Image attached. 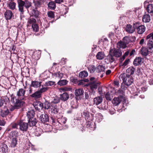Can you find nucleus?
Listing matches in <instances>:
<instances>
[{"mask_svg": "<svg viewBox=\"0 0 153 153\" xmlns=\"http://www.w3.org/2000/svg\"><path fill=\"white\" fill-rule=\"evenodd\" d=\"M50 122H52V124L55 126H60V125L64 124L66 122L67 119L65 117L62 116L61 118H58L57 119H55L52 117H51Z\"/></svg>", "mask_w": 153, "mask_h": 153, "instance_id": "obj_1", "label": "nucleus"}, {"mask_svg": "<svg viewBox=\"0 0 153 153\" xmlns=\"http://www.w3.org/2000/svg\"><path fill=\"white\" fill-rule=\"evenodd\" d=\"M120 79L123 80V82L125 85L128 86L133 82V78L131 76L127 75L126 73H122L119 76Z\"/></svg>", "mask_w": 153, "mask_h": 153, "instance_id": "obj_2", "label": "nucleus"}, {"mask_svg": "<svg viewBox=\"0 0 153 153\" xmlns=\"http://www.w3.org/2000/svg\"><path fill=\"white\" fill-rule=\"evenodd\" d=\"M78 86L82 85L84 86H90V92L91 93L93 94L94 95V94L96 91V81H94L93 82H90L88 83L85 85L84 82L83 80L80 81L79 82L78 84Z\"/></svg>", "mask_w": 153, "mask_h": 153, "instance_id": "obj_3", "label": "nucleus"}, {"mask_svg": "<svg viewBox=\"0 0 153 153\" xmlns=\"http://www.w3.org/2000/svg\"><path fill=\"white\" fill-rule=\"evenodd\" d=\"M133 26L137 30L139 34L143 33L145 31V26L140 24L139 22H136L133 24Z\"/></svg>", "mask_w": 153, "mask_h": 153, "instance_id": "obj_4", "label": "nucleus"}, {"mask_svg": "<svg viewBox=\"0 0 153 153\" xmlns=\"http://www.w3.org/2000/svg\"><path fill=\"white\" fill-rule=\"evenodd\" d=\"M27 12L30 17H33L36 19L39 18L40 12L37 8H35L34 7H31L29 10H28Z\"/></svg>", "mask_w": 153, "mask_h": 153, "instance_id": "obj_5", "label": "nucleus"}, {"mask_svg": "<svg viewBox=\"0 0 153 153\" xmlns=\"http://www.w3.org/2000/svg\"><path fill=\"white\" fill-rule=\"evenodd\" d=\"M146 40H149L147 43L149 49V50L152 49L153 48V32L146 36Z\"/></svg>", "mask_w": 153, "mask_h": 153, "instance_id": "obj_6", "label": "nucleus"}, {"mask_svg": "<svg viewBox=\"0 0 153 153\" xmlns=\"http://www.w3.org/2000/svg\"><path fill=\"white\" fill-rule=\"evenodd\" d=\"M109 54H111L113 56L118 58L121 56L122 52L120 50L114 48L110 49Z\"/></svg>", "mask_w": 153, "mask_h": 153, "instance_id": "obj_7", "label": "nucleus"}, {"mask_svg": "<svg viewBox=\"0 0 153 153\" xmlns=\"http://www.w3.org/2000/svg\"><path fill=\"white\" fill-rule=\"evenodd\" d=\"M82 116L86 121L93 120L94 119V115L92 114H90L89 111L87 110V108L83 110L82 112Z\"/></svg>", "mask_w": 153, "mask_h": 153, "instance_id": "obj_8", "label": "nucleus"}, {"mask_svg": "<svg viewBox=\"0 0 153 153\" xmlns=\"http://www.w3.org/2000/svg\"><path fill=\"white\" fill-rule=\"evenodd\" d=\"M24 99V97L22 98H18L16 99L15 102L14 103L15 107H16L18 109H19L21 108L25 104V102L22 101Z\"/></svg>", "mask_w": 153, "mask_h": 153, "instance_id": "obj_9", "label": "nucleus"}, {"mask_svg": "<svg viewBox=\"0 0 153 153\" xmlns=\"http://www.w3.org/2000/svg\"><path fill=\"white\" fill-rule=\"evenodd\" d=\"M19 129L23 132H26L28 128L29 125L28 123L24 122L22 121H20L19 122Z\"/></svg>", "mask_w": 153, "mask_h": 153, "instance_id": "obj_10", "label": "nucleus"}, {"mask_svg": "<svg viewBox=\"0 0 153 153\" xmlns=\"http://www.w3.org/2000/svg\"><path fill=\"white\" fill-rule=\"evenodd\" d=\"M33 105L36 110L38 111H40L44 108V104L39 101L34 102Z\"/></svg>", "mask_w": 153, "mask_h": 153, "instance_id": "obj_11", "label": "nucleus"}, {"mask_svg": "<svg viewBox=\"0 0 153 153\" xmlns=\"http://www.w3.org/2000/svg\"><path fill=\"white\" fill-rule=\"evenodd\" d=\"M50 120H49V118L48 115L46 114H42L39 117V120L40 122L43 123H45L47 122H50Z\"/></svg>", "mask_w": 153, "mask_h": 153, "instance_id": "obj_12", "label": "nucleus"}, {"mask_svg": "<svg viewBox=\"0 0 153 153\" xmlns=\"http://www.w3.org/2000/svg\"><path fill=\"white\" fill-rule=\"evenodd\" d=\"M19 10L20 12V14H23L24 13V1L22 0H17Z\"/></svg>", "mask_w": 153, "mask_h": 153, "instance_id": "obj_13", "label": "nucleus"}, {"mask_svg": "<svg viewBox=\"0 0 153 153\" xmlns=\"http://www.w3.org/2000/svg\"><path fill=\"white\" fill-rule=\"evenodd\" d=\"M30 96L35 100H38L42 97V95L38 90L30 94Z\"/></svg>", "mask_w": 153, "mask_h": 153, "instance_id": "obj_14", "label": "nucleus"}, {"mask_svg": "<svg viewBox=\"0 0 153 153\" xmlns=\"http://www.w3.org/2000/svg\"><path fill=\"white\" fill-rule=\"evenodd\" d=\"M4 108H6V110H3L2 109H1L0 110V115L3 117H6L10 113L9 110L7 108L6 105L4 106Z\"/></svg>", "mask_w": 153, "mask_h": 153, "instance_id": "obj_15", "label": "nucleus"}, {"mask_svg": "<svg viewBox=\"0 0 153 153\" xmlns=\"http://www.w3.org/2000/svg\"><path fill=\"white\" fill-rule=\"evenodd\" d=\"M4 17L7 20L10 19L14 16L12 12L9 10H7L4 14Z\"/></svg>", "mask_w": 153, "mask_h": 153, "instance_id": "obj_16", "label": "nucleus"}, {"mask_svg": "<svg viewBox=\"0 0 153 153\" xmlns=\"http://www.w3.org/2000/svg\"><path fill=\"white\" fill-rule=\"evenodd\" d=\"M38 120L36 118H34L30 119L28 120V123L30 127L36 126Z\"/></svg>", "mask_w": 153, "mask_h": 153, "instance_id": "obj_17", "label": "nucleus"}, {"mask_svg": "<svg viewBox=\"0 0 153 153\" xmlns=\"http://www.w3.org/2000/svg\"><path fill=\"white\" fill-rule=\"evenodd\" d=\"M84 93V91L82 88H79L76 89L74 92L76 98L77 99L78 97L83 95Z\"/></svg>", "mask_w": 153, "mask_h": 153, "instance_id": "obj_18", "label": "nucleus"}, {"mask_svg": "<svg viewBox=\"0 0 153 153\" xmlns=\"http://www.w3.org/2000/svg\"><path fill=\"white\" fill-rule=\"evenodd\" d=\"M42 82L38 81H32L30 86L35 88H39L41 86Z\"/></svg>", "mask_w": 153, "mask_h": 153, "instance_id": "obj_19", "label": "nucleus"}, {"mask_svg": "<svg viewBox=\"0 0 153 153\" xmlns=\"http://www.w3.org/2000/svg\"><path fill=\"white\" fill-rule=\"evenodd\" d=\"M92 121H87V122L86 123V127L87 128L89 129L93 128V130L94 131L96 127L95 126L96 123L94 122V125H93V123L91 122Z\"/></svg>", "mask_w": 153, "mask_h": 153, "instance_id": "obj_20", "label": "nucleus"}, {"mask_svg": "<svg viewBox=\"0 0 153 153\" xmlns=\"http://www.w3.org/2000/svg\"><path fill=\"white\" fill-rule=\"evenodd\" d=\"M59 95L61 100L63 102L67 101L69 98V94L66 92H64Z\"/></svg>", "mask_w": 153, "mask_h": 153, "instance_id": "obj_21", "label": "nucleus"}, {"mask_svg": "<svg viewBox=\"0 0 153 153\" xmlns=\"http://www.w3.org/2000/svg\"><path fill=\"white\" fill-rule=\"evenodd\" d=\"M21 74L25 76H28L30 75L29 69L26 66H25L21 69Z\"/></svg>", "mask_w": 153, "mask_h": 153, "instance_id": "obj_22", "label": "nucleus"}, {"mask_svg": "<svg viewBox=\"0 0 153 153\" xmlns=\"http://www.w3.org/2000/svg\"><path fill=\"white\" fill-rule=\"evenodd\" d=\"M142 59H143L140 57H136L134 61L133 65L135 66H137L141 65Z\"/></svg>", "mask_w": 153, "mask_h": 153, "instance_id": "obj_23", "label": "nucleus"}, {"mask_svg": "<svg viewBox=\"0 0 153 153\" xmlns=\"http://www.w3.org/2000/svg\"><path fill=\"white\" fill-rule=\"evenodd\" d=\"M135 28L134 27H132L131 25L128 24L127 25L126 28V31L128 33H132L135 31Z\"/></svg>", "mask_w": 153, "mask_h": 153, "instance_id": "obj_24", "label": "nucleus"}, {"mask_svg": "<svg viewBox=\"0 0 153 153\" xmlns=\"http://www.w3.org/2000/svg\"><path fill=\"white\" fill-rule=\"evenodd\" d=\"M33 3L34 4V7L38 9L41 7L42 1V0H33Z\"/></svg>", "mask_w": 153, "mask_h": 153, "instance_id": "obj_25", "label": "nucleus"}, {"mask_svg": "<svg viewBox=\"0 0 153 153\" xmlns=\"http://www.w3.org/2000/svg\"><path fill=\"white\" fill-rule=\"evenodd\" d=\"M35 115V112L33 109L29 111L27 114V116L28 119L34 118Z\"/></svg>", "mask_w": 153, "mask_h": 153, "instance_id": "obj_26", "label": "nucleus"}, {"mask_svg": "<svg viewBox=\"0 0 153 153\" xmlns=\"http://www.w3.org/2000/svg\"><path fill=\"white\" fill-rule=\"evenodd\" d=\"M141 54L144 56H146L149 54V51L147 48L143 47L140 50Z\"/></svg>", "mask_w": 153, "mask_h": 153, "instance_id": "obj_27", "label": "nucleus"}, {"mask_svg": "<svg viewBox=\"0 0 153 153\" xmlns=\"http://www.w3.org/2000/svg\"><path fill=\"white\" fill-rule=\"evenodd\" d=\"M19 136V133L16 130H13L11 131L10 134L9 136L10 138H17Z\"/></svg>", "mask_w": 153, "mask_h": 153, "instance_id": "obj_28", "label": "nucleus"}, {"mask_svg": "<svg viewBox=\"0 0 153 153\" xmlns=\"http://www.w3.org/2000/svg\"><path fill=\"white\" fill-rule=\"evenodd\" d=\"M41 57V53L39 51H36L33 53L32 57L36 60H38Z\"/></svg>", "mask_w": 153, "mask_h": 153, "instance_id": "obj_29", "label": "nucleus"}, {"mask_svg": "<svg viewBox=\"0 0 153 153\" xmlns=\"http://www.w3.org/2000/svg\"><path fill=\"white\" fill-rule=\"evenodd\" d=\"M135 69L132 66L130 67L127 69L126 73L128 74L127 75L130 76L134 74Z\"/></svg>", "mask_w": 153, "mask_h": 153, "instance_id": "obj_30", "label": "nucleus"}, {"mask_svg": "<svg viewBox=\"0 0 153 153\" xmlns=\"http://www.w3.org/2000/svg\"><path fill=\"white\" fill-rule=\"evenodd\" d=\"M121 99L119 97H114L112 100V102L114 105L116 106L119 104L121 101Z\"/></svg>", "mask_w": 153, "mask_h": 153, "instance_id": "obj_31", "label": "nucleus"}, {"mask_svg": "<svg viewBox=\"0 0 153 153\" xmlns=\"http://www.w3.org/2000/svg\"><path fill=\"white\" fill-rule=\"evenodd\" d=\"M48 7L50 9L54 10L56 8V3L53 1H51L48 4Z\"/></svg>", "mask_w": 153, "mask_h": 153, "instance_id": "obj_32", "label": "nucleus"}, {"mask_svg": "<svg viewBox=\"0 0 153 153\" xmlns=\"http://www.w3.org/2000/svg\"><path fill=\"white\" fill-rule=\"evenodd\" d=\"M26 91L23 89L22 88L19 89L17 92V96L19 97L22 96L23 97H25V93Z\"/></svg>", "mask_w": 153, "mask_h": 153, "instance_id": "obj_33", "label": "nucleus"}, {"mask_svg": "<svg viewBox=\"0 0 153 153\" xmlns=\"http://www.w3.org/2000/svg\"><path fill=\"white\" fill-rule=\"evenodd\" d=\"M51 112L54 114H57L59 109L58 108L57 105H51Z\"/></svg>", "mask_w": 153, "mask_h": 153, "instance_id": "obj_34", "label": "nucleus"}, {"mask_svg": "<svg viewBox=\"0 0 153 153\" xmlns=\"http://www.w3.org/2000/svg\"><path fill=\"white\" fill-rule=\"evenodd\" d=\"M105 54L102 51L98 52L96 55V58L99 60L103 59L105 57Z\"/></svg>", "mask_w": 153, "mask_h": 153, "instance_id": "obj_35", "label": "nucleus"}, {"mask_svg": "<svg viewBox=\"0 0 153 153\" xmlns=\"http://www.w3.org/2000/svg\"><path fill=\"white\" fill-rule=\"evenodd\" d=\"M150 17L149 14L144 15L142 17V21L143 22L147 23L150 22Z\"/></svg>", "mask_w": 153, "mask_h": 153, "instance_id": "obj_36", "label": "nucleus"}, {"mask_svg": "<svg viewBox=\"0 0 153 153\" xmlns=\"http://www.w3.org/2000/svg\"><path fill=\"white\" fill-rule=\"evenodd\" d=\"M127 42H123V41H120L117 44V45L119 48H122L124 49L126 47Z\"/></svg>", "mask_w": 153, "mask_h": 153, "instance_id": "obj_37", "label": "nucleus"}, {"mask_svg": "<svg viewBox=\"0 0 153 153\" xmlns=\"http://www.w3.org/2000/svg\"><path fill=\"white\" fill-rule=\"evenodd\" d=\"M105 66L102 65H99L96 68V72L98 73H104Z\"/></svg>", "mask_w": 153, "mask_h": 153, "instance_id": "obj_38", "label": "nucleus"}, {"mask_svg": "<svg viewBox=\"0 0 153 153\" xmlns=\"http://www.w3.org/2000/svg\"><path fill=\"white\" fill-rule=\"evenodd\" d=\"M24 3V7H25L28 11V10L29 9V8L32 6V3L28 0H25Z\"/></svg>", "mask_w": 153, "mask_h": 153, "instance_id": "obj_39", "label": "nucleus"}, {"mask_svg": "<svg viewBox=\"0 0 153 153\" xmlns=\"http://www.w3.org/2000/svg\"><path fill=\"white\" fill-rule=\"evenodd\" d=\"M146 9L149 13H153V4H149L148 5Z\"/></svg>", "mask_w": 153, "mask_h": 153, "instance_id": "obj_40", "label": "nucleus"}, {"mask_svg": "<svg viewBox=\"0 0 153 153\" xmlns=\"http://www.w3.org/2000/svg\"><path fill=\"white\" fill-rule=\"evenodd\" d=\"M17 143V138H12L10 144V147L11 148H14L16 147Z\"/></svg>", "mask_w": 153, "mask_h": 153, "instance_id": "obj_41", "label": "nucleus"}, {"mask_svg": "<svg viewBox=\"0 0 153 153\" xmlns=\"http://www.w3.org/2000/svg\"><path fill=\"white\" fill-rule=\"evenodd\" d=\"M101 82H96V89L97 88V87L98 86V92L101 96L103 95V93L102 91V87L100 85Z\"/></svg>", "mask_w": 153, "mask_h": 153, "instance_id": "obj_42", "label": "nucleus"}, {"mask_svg": "<svg viewBox=\"0 0 153 153\" xmlns=\"http://www.w3.org/2000/svg\"><path fill=\"white\" fill-rule=\"evenodd\" d=\"M61 100L60 97H59L58 96H56L53 99V100L51 101V104L56 105V104L59 103Z\"/></svg>", "mask_w": 153, "mask_h": 153, "instance_id": "obj_43", "label": "nucleus"}, {"mask_svg": "<svg viewBox=\"0 0 153 153\" xmlns=\"http://www.w3.org/2000/svg\"><path fill=\"white\" fill-rule=\"evenodd\" d=\"M44 108L46 109H48L50 106H51V102L50 103L48 100H45L44 103Z\"/></svg>", "mask_w": 153, "mask_h": 153, "instance_id": "obj_44", "label": "nucleus"}, {"mask_svg": "<svg viewBox=\"0 0 153 153\" xmlns=\"http://www.w3.org/2000/svg\"><path fill=\"white\" fill-rule=\"evenodd\" d=\"M1 151L3 153H6V151L7 152L8 148L7 145L4 143H2L1 146Z\"/></svg>", "mask_w": 153, "mask_h": 153, "instance_id": "obj_45", "label": "nucleus"}, {"mask_svg": "<svg viewBox=\"0 0 153 153\" xmlns=\"http://www.w3.org/2000/svg\"><path fill=\"white\" fill-rule=\"evenodd\" d=\"M16 4L15 2L12 1L9 2L8 6L10 9L14 10L15 9Z\"/></svg>", "mask_w": 153, "mask_h": 153, "instance_id": "obj_46", "label": "nucleus"}, {"mask_svg": "<svg viewBox=\"0 0 153 153\" xmlns=\"http://www.w3.org/2000/svg\"><path fill=\"white\" fill-rule=\"evenodd\" d=\"M79 77L81 78H84L85 77L87 76L88 73L86 71H83L80 72L79 74Z\"/></svg>", "mask_w": 153, "mask_h": 153, "instance_id": "obj_47", "label": "nucleus"}, {"mask_svg": "<svg viewBox=\"0 0 153 153\" xmlns=\"http://www.w3.org/2000/svg\"><path fill=\"white\" fill-rule=\"evenodd\" d=\"M68 81L66 79L60 80L57 82V84L60 86H63L67 85Z\"/></svg>", "mask_w": 153, "mask_h": 153, "instance_id": "obj_48", "label": "nucleus"}, {"mask_svg": "<svg viewBox=\"0 0 153 153\" xmlns=\"http://www.w3.org/2000/svg\"><path fill=\"white\" fill-rule=\"evenodd\" d=\"M28 22L29 24L32 25L36 23V20L33 18H30L28 19Z\"/></svg>", "mask_w": 153, "mask_h": 153, "instance_id": "obj_49", "label": "nucleus"}, {"mask_svg": "<svg viewBox=\"0 0 153 153\" xmlns=\"http://www.w3.org/2000/svg\"><path fill=\"white\" fill-rule=\"evenodd\" d=\"M118 92L119 96V97L121 99L124 98L125 92L122 89H119L118 91Z\"/></svg>", "mask_w": 153, "mask_h": 153, "instance_id": "obj_50", "label": "nucleus"}, {"mask_svg": "<svg viewBox=\"0 0 153 153\" xmlns=\"http://www.w3.org/2000/svg\"><path fill=\"white\" fill-rule=\"evenodd\" d=\"M48 16L51 19H54L55 17L54 12L52 11H48L47 13Z\"/></svg>", "mask_w": 153, "mask_h": 153, "instance_id": "obj_51", "label": "nucleus"}, {"mask_svg": "<svg viewBox=\"0 0 153 153\" xmlns=\"http://www.w3.org/2000/svg\"><path fill=\"white\" fill-rule=\"evenodd\" d=\"M19 123H13L10 125V126L12 129H18V126L19 125Z\"/></svg>", "mask_w": 153, "mask_h": 153, "instance_id": "obj_52", "label": "nucleus"}, {"mask_svg": "<svg viewBox=\"0 0 153 153\" xmlns=\"http://www.w3.org/2000/svg\"><path fill=\"white\" fill-rule=\"evenodd\" d=\"M105 97L107 100L111 101L112 100V97L108 92L105 94Z\"/></svg>", "mask_w": 153, "mask_h": 153, "instance_id": "obj_53", "label": "nucleus"}, {"mask_svg": "<svg viewBox=\"0 0 153 153\" xmlns=\"http://www.w3.org/2000/svg\"><path fill=\"white\" fill-rule=\"evenodd\" d=\"M78 107V105L76 103V105H72L71 106V108H71L69 109L67 111V113L68 114H71L73 112V109L74 108H76Z\"/></svg>", "mask_w": 153, "mask_h": 153, "instance_id": "obj_54", "label": "nucleus"}, {"mask_svg": "<svg viewBox=\"0 0 153 153\" xmlns=\"http://www.w3.org/2000/svg\"><path fill=\"white\" fill-rule=\"evenodd\" d=\"M108 40L106 37H105V36H103L101 38V39L98 42V43L100 44L101 42L104 43L105 42H108Z\"/></svg>", "mask_w": 153, "mask_h": 153, "instance_id": "obj_55", "label": "nucleus"}, {"mask_svg": "<svg viewBox=\"0 0 153 153\" xmlns=\"http://www.w3.org/2000/svg\"><path fill=\"white\" fill-rule=\"evenodd\" d=\"M55 82L53 81H48L46 82L44 85L45 86H51L55 84Z\"/></svg>", "mask_w": 153, "mask_h": 153, "instance_id": "obj_56", "label": "nucleus"}, {"mask_svg": "<svg viewBox=\"0 0 153 153\" xmlns=\"http://www.w3.org/2000/svg\"><path fill=\"white\" fill-rule=\"evenodd\" d=\"M109 56H108L107 57V59L109 62L110 63H112L114 61L115 59L113 57V56H112L111 54H109Z\"/></svg>", "mask_w": 153, "mask_h": 153, "instance_id": "obj_57", "label": "nucleus"}, {"mask_svg": "<svg viewBox=\"0 0 153 153\" xmlns=\"http://www.w3.org/2000/svg\"><path fill=\"white\" fill-rule=\"evenodd\" d=\"M32 27L34 31H35L36 32L38 31L39 27L38 24L36 23L35 24L32 25Z\"/></svg>", "mask_w": 153, "mask_h": 153, "instance_id": "obj_58", "label": "nucleus"}, {"mask_svg": "<svg viewBox=\"0 0 153 153\" xmlns=\"http://www.w3.org/2000/svg\"><path fill=\"white\" fill-rule=\"evenodd\" d=\"M48 89L47 87H42L38 90L41 95H42V93L46 92L48 90Z\"/></svg>", "mask_w": 153, "mask_h": 153, "instance_id": "obj_59", "label": "nucleus"}, {"mask_svg": "<svg viewBox=\"0 0 153 153\" xmlns=\"http://www.w3.org/2000/svg\"><path fill=\"white\" fill-rule=\"evenodd\" d=\"M60 89L63 92L68 91H71L72 90V88L71 87H64L60 88Z\"/></svg>", "mask_w": 153, "mask_h": 153, "instance_id": "obj_60", "label": "nucleus"}, {"mask_svg": "<svg viewBox=\"0 0 153 153\" xmlns=\"http://www.w3.org/2000/svg\"><path fill=\"white\" fill-rule=\"evenodd\" d=\"M102 101V97L101 96L96 97V105L100 104Z\"/></svg>", "mask_w": 153, "mask_h": 153, "instance_id": "obj_61", "label": "nucleus"}, {"mask_svg": "<svg viewBox=\"0 0 153 153\" xmlns=\"http://www.w3.org/2000/svg\"><path fill=\"white\" fill-rule=\"evenodd\" d=\"M70 80L71 82L74 84H77L78 82V79L74 77H71L70 78Z\"/></svg>", "mask_w": 153, "mask_h": 153, "instance_id": "obj_62", "label": "nucleus"}, {"mask_svg": "<svg viewBox=\"0 0 153 153\" xmlns=\"http://www.w3.org/2000/svg\"><path fill=\"white\" fill-rule=\"evenodd\" d=\"M96 117H97L98 120L97 121L100 122L103 119V116L100 113H97L96 114Z\"/></svg>", "mask_w": 153, "mask_h": 153, "instance_id": "obj_63", "label": "nucleus"}, {"mask_svg": "<svg viewBox=\"0 0 153 153\" xmlns=\"http://www.w3.org/2000/svg\"><path fill=\"white\" fill-rule=\"evenodd\" d=\"M88 69L91 73H93L95 70L94 65H92L91 67L88 68Z\"/></svg>", "mask_w": 153, "mask_h": 153, "instance_id": "obj_64", "label": "nucleus"}]
</instances>
